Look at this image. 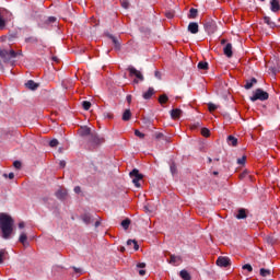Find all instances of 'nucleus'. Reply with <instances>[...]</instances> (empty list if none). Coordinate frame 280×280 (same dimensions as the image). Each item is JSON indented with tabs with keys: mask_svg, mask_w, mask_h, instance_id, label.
<instances>
[{
	"mask_svg": "<svg viewBox=\"0 0 280 280\" xmlns=\"http://www.w3.org/2000/svg\"><path fill=\"white\" fill-rule=\"evenodd\" d=\"M247 217L248 215L246 214V209H244V208L238 209L237 213L235 214V218L237 220H246Z\"/></svg>",
	"mask_w": 280,
	"mask_h": 280,
	"instance_id": "16",
	"label": "nucleus"
},
{
	"mask_svg": "<svg viewBox=\"0 0 280 280\" xmlns=\"http://www.w3.org/2000/svg\"><path fill=\"white\" fill-rule=\"evenodd\" d=\"M170 170H171V173L174 175V174H176V163H174V162H172L171 163V166H170Z\"/></svg>",
	"mask_w": 280,
	"mask_h": 280,
	"instance_id": "44",
	"label": "nucleus"
},
{
	"mask_svg": "<svg viewBox=\"0 0 280 280\" xmlns=\"http://www.w3.org/2000/svg\"><path fill=\"white\" fill-rule=\"evenodd\" d=\"M79 135L80 137H89L90 139L91 135H93V131H91V128L83 126V127H80Z\"/></svg>",
	"mask_w": 280,
	"mask_h": 280,
	"instance_id": "12",
	"label": "nucleus"
},
{
	"mask_svg": "<svg viewBox=\"0 0 280 280\" xmlns=\"http://www.w3.org/2000/svg\"><path fill=\"white\" fill-rule=\"evenodd\" d=\"M100 224H101V222L96 221L95 224H94L95 229H97V226H100Z\"/></svg>",
	"mask_w": 280,
	"mask_h": 280,
	"instance_id": "61",
	"label": "nucleus"
},
{
	"mask_svg": "<svg viewBox=\"0 0 280 280\" xmlns=\"http://www.w3.org/2000/svg\"><path fill=\"white\" fill-rule=\"evenodd\" d=\"M217 266H219L220 268H229V266H231V258L225 256H220L217 259Z\"/></svg>",
	"mask_w": 280,
	"mask_h": 280,
	"instance_id": "9",
	"label": "nucleus"
},
{
	"mask_svg": "<svg viewBox=\"0 0 280 280\" xmlns=\"http://www.w3.org/2000/svg\"><path fill=\"white\" fill-rule=\"evenodd\" d=\"M75 275H78V277H80V275H82V269L81 268H78V267H72Z\"/></svg>",
	"mask_w": 280,
	"mask_h": 280,
	"instance_id": "48",
	"label": "nucleus"
},
{
	"mask_svg": "<svg viewBox=\"0 0 280 280\" xmlns=\"http://www.w3.org/2000/svg\"><path fill=\"white\" fill-rule=\"evenodd\" d=\"M54 62H60V59L58 57H52Z\"/></svg>",
	"mask_w": 280,
	"mask_h": 280,
	"instance_id": "60",
	"label": "nucleus"
},
{
	"mask_svg": "<svg viewBox=\"0 0 280 280\" xmlns=\"http://www.w3.org/2000/svg\"><path fill=\"white\" fill-rule=\"evenodd\" d=\"M25 40H26V43H33V44L38 43V38H36V37H28Z\"/></svg>",
	"mask_w": 280,
	"mask_h": 280,
	"instance_id": "46",
	"label": "nucleus"
},
{
	"mask_svg": "<svg viewBox=\"0 0 280 280\" xmlns=\"http://www.w3.org/2000/svg\"><path fill=\"white\" fill-rule=\"evenodd\" d=\"M170 260H167L168 264H171V266H178V264L183 262V257L180 256H176L174 254H170Z\"/></svg>",
	"mask_w": 280,
	"mask_h": 280,
	"instance_id": "10",
	"label": "nucleus"
},
{
	"mask_svg": "<svg viewBox=\"0 0 280 280\" xmlns=\"http://www.w3.org/2000/svg\"><path fill=\"white\" fill-rule=\"evenodd\" d=\"M154 95V88H149L147 92L143 93L142 97L144 100H150Z\"/></svg>",
	"mask_w": 280,
	"mask_h": 280,
	"instance_id": "23",
	"label": "nucleus"
},
{
	"mask_svg": "<svg viewBox=\"0 0 280 280\" xmlns=\"http://www.w3.org/2000/svg\"><path fill=\"white\" fill-rule=\"evenodd\" d=\"M4 178H10L12 180L14 178V173L3 174Z\"/></svg>",
	"mask_w": 280,
	"mask_h": 280,
	"instance_id": "50",
	"label": "nucleus"
},
{
	"mask_svg": "<svg viewBox=\"0 0 280 280\" xmlns=\"http://www.w3.org/2000/svg\"><path fill=\"white\" fill-rule=\"evenodd\" d=\"M13 166L15 167V170H21V162L20 161L13 162Z\"/></svg>",
	"mask_w": 280,
	"mask_h": 280,
	"instance_id": "49",
	"label": "nucleus"
},
{
	"mask_svg": "<svg viewBox=\"0 0 280 280\" xmlns=\"http://www.w3.org/2000/svg\"><path fill=\"white\" fill-rule=\"evenodd\" d=\"M80 191H82V188H80V186H75L74 194H80Z\"/></svg>",
	"mask_w": 280,
	"mask_h": 280,
	"instance_id": "52",
	"label": "nucleus"
},
{
	"mask_svg": "<svg viewBox=\"0 0 280 280\" xmlns=\"http://www.w3.org/2000/svg\"><path fill=\"white\" fill-rule=\"evenodd\" d=\"M5 27V19H3V13L0 11V30Z\"/></svg>",
	"mask_w": 280,
	"mask_h": 280,
	"instance_id": "35",
	"label": "nucleus"
},
{
	"mask_svg": "<svg viewBox=\"0 0 280 280\" xmlns=\"http://www.w3.org/2000/svg\"><path fill=\"white\" fill-rule=\"evenodd\" d=\"M208 110L210 113H213V110H218V105L213 104V103H209L208 104Z\"/></svg>",
	"mask_w": 280,
	"mask_h": 280,
	"instance_id": "36",
	"label": "nucleus"
},
{
	"mask_svg": "<svg viewBox=\"0 0 280 280\" xmlns=\"http://www.w3.org/2000/svg\"><path fill=\"white\" fill-rule=\"evenodd\" d=\"M201 135H202V137H209L211 135V131H209L208 128H202L201 129Z\"/></svg>",
	"mask_w": 280,
	"mask_h": 280,
	"instance_id": "40",
	"label": "nucleus"
},
{
	"mask_svg": "<svg viewBox=\"0 0 280 280\" xmlns=\"http://www.w3.org/2000/svg\"><path fill=\"white\" fill-rule=\"evenodd\" d=\"M131 118L132 113L130 112V109H126L122 114V121H130Z\"/></svg>",
	"mask_w": 280,
	"mask_h": 280,
	"instance_id": "22",
	"label": "nucleus"
},
{
	"mask_svg": "<svg viewBox=\"0 0 280 280\" xmlns=\"http://www.w3.org/2000/svg\"><path fill=\"white\" fill-rule=\"evenodd\" d=\"M130 219H125V220H122L121 221V226H122V229H125V231H128V229L130 228Z\"/></svg>",
	"mask_w": 280,
	"mask_h": 280,
	"instance_id": "31",
	"label": "nucleus"
},
{
	"mask_svg": "<svg viewBox=\"0 0 280 280\" xmlns=\"http://www.w3.org/2000/svg\"><path fill=\"white\" fill-rule=\"evenodd\" d=\"M198 16V9L191 8L189 10L188 19H196Z\"/></svg>",
	"mask_w": 280,
	"mask_h": 280,
	"instance_id": "29",
	"label": "nucleus"
},
{
	"mask_svg": "<svg viewBox=\"0 0 280 280\" xmlns=\"http://www.w3.org/2000/svg\"><path fill=\"white\" fill-rule=\"evenodd\" d=\"M55 196H56V198H58V200H65L67 198V190L59 189L56 191Z\"/></svg>",
	"mask_w": 280,
	"mask_h": 280,
	"instance_id": "20",
	"label": "nucleus"
},
{
	"mask_svg": "<svg viewBox=\"0 0 280 280\" xmlns=\"http://www.w3.org/2000/svg\"><path fill=\"white\" fill-rule=\"evenodd\" d=\"M270 275H272V271H270V269H260V277H270Z\"/></svg>",
	"mask_w": 280,
	"mask_h": 280,
	"instance_id": "32",
	"label": "nucleus"
},
{
	"mask_svg": "<svg viewBox=\"0 0 280 280\" xmlns=\"http://www.w3.org/2000/svg\"><path fill=\"white\" fill-rule=\"evenodd\" d=\"M183 115V110L175 108L171 110V117L172 119H180V116Z\"/></svg>",
	"mask_w": 280,
	"mask_h": 280,
	"instance_id": "19",
	"label": "nucleus"
},
{
	"mask_svg": "<svg viewBox=\"0 0 280 280\" xmlns=\"http://www.w3.org/2000/svg\"><path fill=\"white\" fill-rule=\"evenodd\" d=\"M238 165H245L246 164V155H243L241 159H237Z\"/></svg>",
	"mask_w": 280,
	"mask_h": 280,
	"instance_id": "42",
	"label": "nucleus"
},
{
	"mask_svg": "<svg viewBox=\"0 0 280 280\" xmlns=\"http://www.w3.org/2000/svg\"><path fill=\"white\" fill-rule=\"evenodd\" d=\"M107 36L114 43L115 50L120 51L121 50V43H119V39H117V37H115L114 35H110V34H108Z\"/></svg>",
	"mask_w": 280,
	"mask_h": 280,
	"instance_id": "13",
	"label": "nucleus"
},
{
	"mask_svg": "<svg viewBox=\"0 0 280 280\" xmlns=\"http://www.w3.org/2000/svg\"><path fill=\"white\" fill-rule=\"evenodd\" d=\"M126 252V247H120V253H125Z\"/></svg>",
	"mask_w": 280,
	"mask_h": 280,
	"instance_id": "64",
	"label": "nucleus"
},
{
	"mask_svg": "<svg viewBox=\"0 0 280 280\" xmlns=\"http://www.w3.org/2000/svg\"><path fill=\"white\" fill-rule=\"evenodd\" d=\"M168 100H170V97H167L166 94H162L159 97V103L160 104H167Z\"/></svg>",
	"mask_w": 280,
	"mask_h": 280,
	"instance_id": "33",
	"label": "nucleus"
},
{
	"mask_svg": "<svg viewBox=\"0 0 280 280\" xmlns=\"http://www.w3.org/2000/svg\"><path fill=\"white\" fill-rule=\"evenodd\" d=\"M127 246H133L135 250H139V243H137L135 240H128Z\"/></svg>",
	"mask_w": 280,
	"mask_h": 280,
	"instance_id": "28",
	"label": "nucleus"
},
{
	"mask_svg": "<svg viewBox=\"0 0 280 280\" xmlns=\"http://www.w3.org/2000/svg\"><path fill=\"white\" fill-rule=\"evenodd\" d=\"M264 23H266L268 26H270L271 28L277 27V24L275 22H272V20L270 19V16H265L264 18Z\"/></svg>",
	"mask_w": 280,
	"mask_h": 280,
	"instance_id": "27",
	"label": "nucleus"
},
{
	"mask_svg": "<svg viewBox=\"0 0 280 280\" xmlns=\"http://www.w3.org/2000/svg\"><path fill=\"white\" fill-rule=\"evenodd\" d=\"M223 52L226 58H233V44H225V46L223 47Z\"/></svg>",
	"mask_w": 280,
	"mask_h": 280,
	"instance_id": "11",
	"label": "nucleus"
},
{
	"mask_svg": "<svg viewBox=\"0 0 280 280\" xmlns=\"http://www.w3.org/2000/svg\"><path fill=\"white\" fill-rule=\"evenodd\" d=\"M128 71H129V75L131 78L132 77L137 78L133 80L135 84H139V81L143 82L144 78H143V74L141 73V71L137 70L135 67H129Z\"/></svg>",
	"mask_w": 280,
	"mask_h": 280,
	"instance_id": "6",
	"label": "nucleus"
},
{
	"mask_svg": "<svg viewBox=\"0 0 280 280\" xmlns=\"http://www.w3.org/2000/svg\"><path fill=\"white\" fill-rule=\"evenodd\" d=\"M104 117H107V119H113V114L110 113H105Z\"/></svg>",
	"mask_w": 280,
	"mask_h": 280,
	"instance_id": "53",
	"label": "nucleus"
},
{
	"mask_svg": "<svg viewBox=\"0 0 280 280\" xmlns=\"http://www.w3.org/2000/svg\"><path fill=\"white\" fill-rule=\"evenodd\" d=\"M130 178H132V183L136 187H141L140 180H143V174L139 173V170L133 168L129 173Z\"/></svg>",
	"mask_w": 280,
	"mask_h": 280,
	"instance_id": "5",
	"label": "nucleus"
},
{
	"mask_svg": "<svg viewBox=\"0 0 280 280\" xmlns=\"http://www.w3.org/2000/svg\"><path fill=\"white\" fill-rule=\"evenodd\" d=\"M0 229L3 240H10V235L14 231V219L5 212L0 213Z\"/></svg>",
	"mask_w": 280,
	"mask_h": 280,
	"instance_id": "1",
	"label": "nucleus"
},
{
	"mask_svg": "<svg viewBox=\"0 0 280 280\" xmlns=\"http://www.w3.org/2000/svg\"><path fill=\"white\" fill-rule=\"evenodd\" d=\"M59 165H60V167H66V166H67V162L60 161V162H59Z\"/></svg>",
	"mask_w": 280,
	"mask_h": 280,
	"instance_id": "56",
	"label": "nucleus"
},
{
	"mask_svg": "<svg viewBox=\"0 0 280 280\" xmlns=\"http://www.w3.org/2000/svg\"><path fill=\"white\" fill-rule=\"evenodd\" d=\"M26 89H28L30 91H36V89H38L39 84L34 82V80H28L25 83Z\"/></svg>",
	"mask_w": 280,
	"mask_h": 280,
	"instance_id": "17",
	"label": "nucleus"
},
{
	"mask_svg": "<svg viewBox=\"0 0 280 280\" xmlns=\"http://www.w3.org/2000/svg\"><path fill=\"white\" fill-rule=\"evenodd\" d=\"M221 45H226V39H222Z\"/></svg>",
	"mask_w": 280,
	"mask_h": 280,
	"instance_id": "63",
	"label": "nucleus"
},
{
	"mask_svg": "<svg viewBox=\"0 0 280 280\" xmlns=\"http://www.w3.org/2000/svg\"><path fill=\"white\" fill-rule=\"evenodd\" d=\"M19 229H25V222H20L19 223Z\"/></svg>",
	"mask_w": 280,
	"mask_h": 280,
	"instance_id": "59",
	"label": "nucleus"
},
{
	"mask_svg": "<svg viewBox=\"0 0 280 280\" xmlns=\"http://www.w3.org/2000/svg\"><path fill=\"white\" fill-rule=\"evenodd\" d=\"M20 244H23L24 247L30 246V243L27 242V234L25 232H22L19 237Z\"/></svg>",
	"mask_w": 280,
	"mask_h": 280,
	"instance_id": "18",
	"label": "nucleus"
},
{
	"mask_svg": "<svg viewBox=\"0 0 280 280\" xmlns=\"http://www.w3.org/2000/svg\"><path fill=\"white\" fill-rule=\"evenodd\" d=\"M135 135H136V137H139V139H144L145 138V133L139 131V129L135 130Z\"/></svg>",
	"mask_w": 280,
	"mask_h": 280,
	"instance_id": "39",
	"label": "nucleus"
},
{
	"mask_svg": "<svg viewBox=\"0 0 280 280\" xmlns=\"http://www.w3.org/2000/svg\"><path fill=\"white\" fill-rule=\"evenodd\" d=\"M82 107L84 108V110H89L91 108V102L83 101L82 102Z\"/></svg>",
	"mask_w": 280,
	"mask_h": 280,
	"instance_id": "38",
	"label": "nucleus"
},
{
	"mask_svg": "<svg viewBox=\"0 0 280 280\" xmlns=\"http://www.w3.org/2000/svg\"><path fill=\"white\" fill-rule=\"evenodd\" d=\"M179 277H182V279L184 280H191V276L189 275V271L185 269L179 272Z\"/></svg>",
	"mask_w": 280,
	"mask_h": 280,
	"instance_id": "26",
	"label": "nucleus"
},
{
	"mask_svg": "<svg viewBox=\"0 0 280 280\" xmlns=\"http://www.w3.org/2000/svg\"><path fill=\"white\" fill-rule=\"evenodd\" d=\"M228 144L233 145V148H235L237 145V138H235L233 136H229L228 137Z\"/></svg>",
	"mask_w": 280,
	"mask_h": 280,
	"instance_id": "24",
	"label": "nucleus"
},
{
	"mask_svg": "<svg viewBox=\"0 0 280 280\" xmlns=\"http://www.w3.org/2000/svg\"><path fill=\"white\" fill-rule=\"evenodd\" d=\"M203 27L208 34H215V32L218 30V25L215 24V22L213 20L206 22L203 24Z\"/></svg>",
	"mask_w": 280,
	"mask_h": 280,
	"instance_id": "8",
	"label": "nucleus"
},
{
	"mask_svg": "<svg viewBox=\"0 0 280 280\" xmlns=\"http://www.w3.org/2000/svg\"><path fill=\"white\" fill-rule=\"evenodd\" d=\"M47 23H56V18L55 16L48 18Z\"/></svg>",
	"mask_w": 280,
	"mask_h": 280,
	"instance_id": "51",
	"label": "nucleus"
},
{
	"mask_svg": "<svg viewBox=\"0 0 280 280\" xmlns=\"http://www.w3.org/2000/svg\"><path fill=\"white\" fill-rule=\"evenodd\" d=\"M267 244H275V237L272 236H266Z\"/></svg>",
	"mask_w": 280,
	"mask_h": 280,
	"instance_id": "47",
	"label": "nucleus"
},
{
	"mask_svg": "<svg viewBox=\"0 0 280 280\" xmlns=\"http://www.w3.org/2000/svg\"><path fill=\"white\" fill-rule=\"evenodd\" d=\"M58 143H59L58 139H52V140H50L49 145H50V148H57Z\"/></svg>",
	"mask_w": 280,
	"mask_h": 280,
	"instance_id": "45",
	"label": "nucleus"
},
{
	"mask_svg": "<svg viewBox=\"0 0 280 280\" xmlns=\"http://www.w3.org/2000/svg\"><path fill=\"white\" fill-rule=\"evenodd\" d=\"M188 32H190V34H198L199 32V26L197 22H190L188 24Z\"/></svg>",
	"mask_w": 280,
	"mask_h": 280,
	"instance_id": "14",
	"label": "nucleus"
},
{
	"mask_svg": "<svg viewBox=\"0 0 280 280\" xmlns=\"http://www.w3.org/2000/svg\"><path fill=\"white\" fill-rule=\"evenodd\" d=\"M5 255H8V252H5V249H1L0 250V264H3V257H5Z\"/></svg>",
	"mask_w": 280,
	"mask_h": 280,
	"instance_id": "43",
	"label": "nucleus"
},
{
	"mask_svg": "<svg viewBox=\"0 0 280 280\" xmlns=\"http://www.w3.org/2000/svg\"><path fill=\"white\" fill-rule=\"evenodd\" d=\"M255 84H257V80L255 78H252L250 80H246V83L244 85V89H246L247 91H249V89H252L253 86H255Z\"/></svg>",
	"mask_w": 280,
	"mask_h": 280,
	"instance_id": "21",
	"label": "nucleus"
},
{
	"mask_svg": "<svg viewBox=\"0 0 280 280\" xmlns=\"http://www.w3.org/2000/svg\"><path fill=\"white\" fill-rule=\"evenodd\" d=\"M18 56H23V51H14V49L0 48V58L3 62H11Z\"/></svg>",
	"mask_w": 280,
	"mask_h": 280,
	"instance_id": "2",
	"label": "nucleus"
},
{
	"mask_svg": "<svg viewBox=\"0 0 280 280\" xmlns=\"http://www.w3.org/2000/svg\"><path fill=\"white\" fill-rule=\"evenodd\" d=\"M81 219L83 220L84 224H91V222H93V219L89 213L81 215Z\"/></svg>",
	"mask_w": 280,
	"mask_h": 280,
	"instance_id": "25",
	"label": "nucleus"
},
{
	"mask_svg": "<svg viewBox=\"0 0 280 280\" xmlns=\"http://www.w3.org/2000/svg\"><path fill=\"white\" fill-rule=\"evenodd\" d=\"M106 139L104 137L97 135V132L93 131L88 140V143L90 145V150L93 148H97V145H102Z\"/></svg>",
	"mask_w": 280,
	"mask_h": 280,
	"instance_id": "3",
	"label": "nucleus"
},
{
	"mask_svg": "<svg viewBox=\"0 0 280 280\" xmlns=\"http://www.w3.org/2000/svg\"><path fill=\"white\" fill-rule=\"evenodd\" d=\"M155 139L158 141H161V139H163V141H167V137H165V135H163V132H155Z\"/></svg>",
	"mask_w": 280,
	"mask_h": 280,
	"instance_id": "34",
	"label": "nucleus"
},
{
	"mask_svg": "<svg viewBox=\"0 0 280 280\" xmlns=\"http://www.w3.org/2000/svg\"><path fill=\"white\" fill-rule=\"evenodd\" d=\"M269 71H271V73H273V75H277V73H279L280 71V59L273 58L272 61H270L267 65Z\"/></svg>",
	"mask_w": 280,
	"mask_h": 280,
	"instance_id": "7",
	"label": "nucleus"
},
{
	"mask_svg": "<svg viewBox=\"0 0 280 280\" xmlns=\"http://www.w3.org/2000/svg\"><path fill=\"white\" fill-rule=\"evenodd\" d=\"M154 75H155V78H158V80H161V72L160 71H155Z\"/></svg>",
	"mask_w": 280,
	"mask_h": 280,
	"instance_id": "55",
	"label": "nucleus"
},
{
	"mask_svg": "<svg viewBox=\"0 0 280 280\" xmlns=\"http://www.w3.org/2000/svg\"><path fill=\"white\" fill-rule=\"evenodd\" d=\"M243 270H247V272H253V266L250 264H246L242 267Z\"/></svg>",
	"mask_w": 280,
	"mask_h": 280,
	"instance_id": "41",
	"label": "nucleus"
},
{
	"mask_svg": "<svg viewBox=\"0 0 280 280\" xmlns=\"http://www.w3.org/2000/svg\"><path fill=\"white\" fill-rule=\"evenodd\" d=\"M197 67L202 71H207V69H209V63L207 61H200Z\"/></svg>",
	"mask_w": 280,
	"mask_h": 280,
	"instance_id": "30",
	"label": "nucleus"
},
{
	"mask_svg": "<svg viewBox=\"0 0 280 280\" xmlns=\"http://www.w3.org/2000/svg\"><path fill=\"white\" fill-rule=\"evenodd\" d=\"M139 275H140V277H144V275H145V270L140 269V270H139Z\"/></svg>",
	"mask_w": 280,
	"mask_h": 280,
	"instance_id": "58",
	"label": "nucleus"
},
{
	"mask_svg": "<svg viewBox=\"0 0 280 280\" xmlns=\"http://www.w3.org/2000/svg\"><path fill=\"white\" fill-rule=\"evenodd\" d=\"M127 102H128V104H131V102H132V95H127Z\"/></svg>",
	"mask_w": 280,
	"mask_h": 280,
	"instance_id": "57",
	"label": "nucleus"
},
{
	"mask_svg": "<svg viewBox=\"0 0 280 280\" xmlns=\"http://www.w3.org/2000/svg\"><path fill=\"white\" fill-rule=\"evenodd\" d=\"M195 128H200V122H196Z\"/></svg>",
	"mask_w": 280,
	"mask_h": 280,
	"instance_id": "62",
	"label": "nucleus"
},
{
	"mask_svg": "<svg viewBox=\"0 0 280 280\" xmlns=\"http://www.w3.org/2000/svg\"><path fill=\"white\" fill-rule=\"evenodd\" d=\"M268 97H270V94H268V92H266L261 89H256L254 92V95L250 96V101L257 102V100H259L260 102H266V100H268Z\"/></svg>",
	"mask_w": 280,
	"mask_h": 280,
	"instance_id": "4",
	"label": "nucleus"
},
{
	"mask_svg": "<svg viewBox=\"0 0 280 280\" xmlns=\"http://www.w3.org/2000/svg\"><path fill=\"white\" fill-rule=\"evenodd\" d=\"M270 10H271V12H275V13L279 12V10H280L279 0H270Z\"/></svg>",
	"mask_w": 280,
	"mask_h": 280,
	"instance_id": "15",
	"label": "nucleus"
},
{
	"mask_svg": "<svg viewBox=\"0 0 280 280\" xmlns=\"http://www.w3.org/2000/svg\"><path fill=\"white\" fill-rule=\"evenodd\" d=\"M137 268H145V262H139V264L137 265Z\"/></svg>",
	"mask_w": 280,
	"mask_h": 280,
	"instance_id": "54",
	"label": "nucleus"
},
{
	"mask_svg": "<svg viewBox=\"0 0 280 280\" xmlns=\"http://www.w3.org/2000/svg\"><path fill=\"white\" fill-rule=\"evenodd\" d=\"M120 3L125 10H128V8H130V2L128 0H120Z\"/></svg>",
	"mask_w": 280,
	"mask_h": 280,
	"instance_id": "37",
	"label": "nucleus"
}]
</instances>
